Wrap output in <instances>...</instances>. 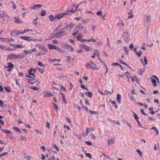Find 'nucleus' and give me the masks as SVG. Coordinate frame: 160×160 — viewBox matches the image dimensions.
<instances>
[{
  "instance_id": "obj_22",
  "label": "nucleus",
  "mask_w": 160,
  "mask_h": 160,
  "mask_svg": "<svg viewBox=\"0 0 160 160\" xmlns=\"http://www.w3.org/2000/svg\"><path fill=\"white\" fill-rule=\"evenodd\" d=\"M75 25V24H71L68 25L66 27V28H69L70 30H71Z\"/></svg>"
},
{
  "instance_id": "obj_37",
  "label": "nucleus",
  "mask_w": 160,
  "mask_h": 160,
  "mask_svg": "<svg viewBox=\"0 0 160 160\" xmlns=\"http://www.w3.org/2000/svg\"><path fill=\"white\" fill-rule=\"evenodd\" d=\"M96 41V40L94 39L93 38H92L90 39H87V41L88 42H94Z\"/></svg>"
},
{
  "instance_id": "obj_54",
  "label": "nucleus",
  "mask_w": 160,
  "mask_h": 160,
  "mask_svg": "<svg viewBox=\"0 0 160 160\" xmlns=\"http://www.w3.org/2000/svg\"><path fill=\"white\" fill-rule=\"evenodd\" d=\"M129 98L130 100L132 101L133 102L134 101H135V99L132 96H130Z\"/></svg>"
},
{
  "instance_id": "obj_20",
  "label": "nucleus",
  "mask_w": 160,
  "mask_h": 160,
  "mask_svg": "<svg viewBox=\"0 0 160 160\" xmlns=\"http://www.w3.org/2000/svg\"><path fill=\"white\" fill-rule=\"evenodd\" d=\"M121 96L120 95L118 94H117L116 99L117 100L118 102L119 103H120L121 102L120 100H121Z\"/></svg>"
},
{
  "instance_id": "obj_42",
  "label": "nucleus",
  "mask_w": 160,
  "mask_h": 160,
  "mask_svg": "<svg viewBox=\"0 0 160 160\" xmlns=\"http://www.w3.org/2000/svg\"><path fill=\"white\" fill-rule=\"evenodd\" d=\"M24 47H25V46H22V45H21V44H17L16 47H17V48H23Z\"/></svg>"
},
{
  "instance_id": "obj_60",
  "label": "nucleus",
  "mask_w": 160,
  "mask_h": 160,
  "mask_svg": "<svg viewBox=\"0 0 160 160\" xmlns=\"http://www.w3.org/2000/svg\"><path fill=\"white\" fill-rule=\"evenodd\" d=\"M137 122L138 123V126L139 127H140L141 128H142V125L140 124L139 122L138 121V120H137Z\"/></svg>"
},
{
  "instance_id": "obj_10",
  "label": "nucleus",
  "mask_w": 160,
  "mask_h": 160,
  "mask_svg": "<svg viewBox=\"0 0 160 160\" xmlns=\"http://www.w3.org/2000/svg\"><path fill=\"white\" fill-rule=\"evenodd\" d=\"M48 18L51 21H54L57 19L56 15L55 16L50 15L49 16Z\"/></svg>"
},
{
  "instance_id": "obj_38",
  "label": "nucleus",
  "mask_w": 160,
  "mask_h": 160,
  "mask_svg": "<svg viewBox=\"0 0 160 160\" xmlns=\"http://www.w3.org/2000/svg\"><path fill=\"white\" fill-rule=\"evenodd\" d=\"M133 116L134 117V119L137 121L138 120V117L136 113L133 112Z\"/></svg>"
},
{
  "instance_id": "obj_41",
  "label": "nucleus",
  "mask_w": 160,
  "mask_h": 160,
  "mask_svg": "<svg viewBox=\"0 0 160 160\" xmlns=\"http://www.w3.org/2000/svg\"><path fill=\"white\" fill-rule=\"evenodd\" d=\"M4 88L5 90L8 92H11L9 87H5Z\"/></svg>"
},
{
  "instance_id": "obj_8",
  "label": "nucleus",
  "mask_w": 160,
  "mask_h": 160,
  "mask_svg": "<svg viewBox=\"0 0 160 160\" xmlns=\"http://www.w3.org/2000/svg\"><path fill=\"white\" fill-rule=\"evenodd\" d=\"M76 39L78 40L84 42L87 41V39H84L82 38V36H78L76 37Z\"/></svg>"
},
{
  "instance_id": "obj_49",
  "label": "nucleus",
  "mask_w": 160,
  "mask_h": 160,
  "mask_svg": "<svg viewBox=\"0 0 160 160\" xmlns=\"http://www.w3.org/2000/svg\"><path fill=\"white\" fill-rule=\"evenodd\" d=\"M136 151L138 153L139 155L141 157L142 156V152H141V151L138 149H137Z\"/></svg>"
},
{
  "instance_id": "obj_58",
  "label": "nucleus",
  "mask_w": 160,
  "mask_h": 160,
  "mask_svg": "<svg viewBox=\"0 0 160 160\" xmlns=\"http://www.w3.org/2000/svg\"><path fill=\"white\" fill-rule=\"evenodd\" d=\"M90 129L89 128H87L86 129V132L84 136H87L88 135L89 132V130Z\"/></svg>"
},
{
  "instance_id": "obj_56",
  "label": "nucleus",
  "mask_w": 160,
  "mask_h": 160,
  "mask_svg": "<svg viewBox=\"0 0 160 160\" xmlns=\"http://www.w3.org/2000/svg\"><path fill=\"white\" fill-rule=\"evenodd\" d=\"M91 137H92V139L93 140H95L96 138V137H95L93 134H91Z\"/></svg>"
},
{
  "instance_id": "obj_18",
  "label": "nucleus",
  "mask_w": 160,
  "mask_h": 160,
  "mask_svg": "<svg viewBox=\"0 0 160 160\" xmlns=\"http://www.w3.org/2000/svg\"><path fill=\"white\" fill-rule=\"evenodd\" d=\"M119 61L120 63L125 65L128 67L130 68L129 65L128 64L124 62V61L121 59H119Z\"/></svg>"
},
{
  "instance_id": "obj_16",
  "label": "nucleus",
  "mask_w": 160,
  "mask_h": 160,
  "mask_svg": "<svg viewBox=\"0 0 160 160\" xmlns=\"http://www.w3.org/2000/svg\"><path fill=\"white\" fill-rule=\"evenodd\" d=\"M108 145L112 144L114 143L115 139L113 138H111L110 140H108Z\"/></svg>"
},
{
  "instance_id": "obj_12",
  "label": "nucleus",
  "mask_w": 160,
  "mask_h": 160,
  "mask_svg": "<svg viewBox=\"0 0 160 160\" xmlns=\"http://www.w3.org/2000/svg\"><path fill=\"white\" fill-rule=\"evenodd\" d=\"M90 68H91L92 69H96L98 70L99 68L98 67H97V66L93 62H91V65Z\"/></svg>"
},
{
  "instance_id": "obj_28",
  "label": "nucleus",
  "mask_w": 160,
  "mask_h": 160,
  "mask_svg": "<svg viewBox=\"0 0 160 160\" xmlns=\"http://www.w3.org/2000/svg\"><path fill=\"white\" fill-rule=\"evenodd\" d=\"M66 47L67 49H68L70 51H72L73 50L72 48L68 45H66Z\"/></svg>"
},
{
  "instance_id": "obj_13",
  "label": "nucleus",
  "mask_w": 160,
  "mask_h": 160,
  "mask_svg": "<svg viewBox=\"0 0 160 160\" xmlns=\"http://www.w3.org/2000/svg\"><path fill=\"white\" fill-rule=\"evenodd\" d=\"M80 26L81 25H79L77 26V27H75V29H76V32H75L72 34L73 36H75L78 34V32H79L80 31V29H79L80 28Z\"/></svg>"
},
{
  "instance_id": "obj_26",
  "label": "nucleus",
  "mask_w": 160,
  "mask_h": 160,
  "mask_svg": "<svg viewBox=\"0 0 160 160\" xmlns=\"http://www.w3.org/2000/svg\"><path fill=\"white\" fill-rule=\"evenodd\" d=\"M38 65L40 66L41 67H45V65H43L42 62H40V61L38 62Z\"/></svg>"
},
{
  "instance_id": "obj_52",
  "label": "nucleus",
  "mask_w": 160,
  "mask_h": 160,
  "mask_svg": "<svg viewBox=\"0 0 160 160\" xmlns=\"http://www.w3.org/2000/svg\"><path fill=\"white\" fill-rule=\"evenodd\" d=\"M31 88L34 90H36L39 89V88H37V87L33 86Z\"/></svg>"
},
{
  "instance_id": "obj_44",
  "label": "nucleus",
  "mask_w": 160,
  "mask_h": 160,
  "mask_svg": "<svg viewBox=\"0 0 160 160\" xmlns=\"http://www.w3.org/2000/svg\"><path fill=\"white\" fill-rule=\"evenodd\" d=\"M148 119L150 121H155L156 119L151 117H148Z\"/></svg>"
},
{
  "instance_id": "obj_14",
  "label": "nucleus",
  "mask_w": 160,
  "mask_h": 160,
  "mask_svg": "<svg viewBox=\"0 0 160 160\" xmlns=\"http://www.w3.org/2000/svg\"><path fill=\"white\" fill-rule=\"evenodd\" d=\"M2 131L5 133H9V135H8V137H11V138L12 136V135L11 133V132L10 130H4V129H2Z\"/></svg>"
},
{
  "instance_id": "obj_1",
  "label": "nucleus",
  "mask_w": 160,
  "mask_h": 160,
  "mask_svg": "<svg viewBox=\"0 0 160 160\" xmlns=\"http://www.w3.org/2000/svg\"><path fill=\"white\" fill-rule=\"evenodd\" d=\"M65 28H62L60 31L58 32L55 33L53 34V37L55 38L62 37L65 36L67 33L65 32Z\"/></svg>"
},
{
  "instance_id": "obj_55",
  "label": "nucleus",
  "mask_w": 160,
  "mask_h": 160,
  "mask_svg": "<svg viewBox=\"0 0 160 160\" xmlns=\"http://www.w3.org/2000/svg\"><path fill=\"white\" fill-rule=\"evenodd\" d=\"M56 50H57L59 52H63V51L62 50V49L61 48L57 47L56 48Z\"/></svg>"
},
{
  "instance_id": "obj_40",
  "label": "nucleus",
  "mask_w": 160,
  "mask_h": 160,
  "mask_svg": "<svg viewBox=\"0 0 160 160\" xmlns=\"http://www.w3.org/2000/svg\"><path fill=\"white\" fill-rule=\"evenodd\" d=\"M85 154L86 157L89 158H92V156L91 154L89 153H85Z\"/></svg>"
},
{
  "instance_id": "obj_30",
  "label": "nucleus",
  "mask_w": 160,
  "mask_h": 160,
  "mask_svg": "<svg viewBox=\"0 0 160 160\" xmlns=\"http://www.w3.org/2000/svg\"><path fill=\"white\" fill-rule=\"evenodd\" d=\"M11 39H10L9 38H2V40L4 42H10L11 41Z\"/></svg>"
},
{
  "instance_id": "obj_17",
  "label": "nucleus",
  "mask_w": 160,
  "mask_h": 160,
  "mask_svg": "<svg viewBox=\"0 0 160 160\" xmlns=\"http://www.w3.org/2000/svg\"><path fill=\"white\" fill-rule=\"evenodd\" d=\"M42 7V6L41 4H37V5H36L35 6H33V7H32V8L33 9H38V8H41V7Z\"/></svg>"
},
{
  "instance_id": "obj_7",
  "label": "nucleus",
  "mask_w": 160,
  "mask_h": 160,
  "mask_svg": "<svg viewBox=\"0 0 160 160\" xmlns=\"http://www.w3.org/2000/svg\"><path fill=\"white\" fill-rule=\"evenodd\" d=\"M20 38L28 41H30L32 40V39L30 36H21L20 37Z\"/></svg>"
},
{
  "instance_id": "obj_33",
  "label": "nucleus",
  "mask_w": 160,
  "mask_h": 160,
  "mask_svg": "<svg viewBox=\"0 0 160 160\" xmlns=\"http://www.w3.org/2000/svg\"><path fill=\"white\" fill-rule=\"evenodd\" d=\"M151 129H153V130H154L156 132V134H157L158 135V134H159V132L158 131V130H157V128L155 127H152L151 128Z\"/></svg>"
},
{
  "instance_id": "obj_27",
  "label": "nucleus",
  "mask_w": 160,
  "mask_h": 160,
  "mask_svg": "<svg viewBox=\"0 0 160 160\" xmlns=\"http://www.w3.org/2000/svg\"><path fill=\"white\" fill-rule=\"evenodd\" d=\"M111 122L113 123V124H118V125H119L120 123H119V122L118 121H115V120H111Z\"/></svg>"
},
{
  "instance_id": "obj_19",
  "label": "nucleus",
  "mask_w": 160,
  "mask_h": 160,
  "mask_svg": "<svg viewBox=\"0 0 160 160\" xmlns=\"http://www.w3.org/2000/svg\"><path fill=\"white\" fill-rule=\"evenodd\" d=\"M29 74H30V75H31L32 76H30V75H28L27 76V77L28 78H32L33 79H35V75L33 73H31L30 72H29Z\"/></svg>"
},
{
  "instance_id": "obj_46",
  "label": "nucleus",
  "mask_w": 160,
  "mask_h": 160,
  "mask_svg": "<svg viewBox=\"0 0 160 160\" xmlns=\"http://www.w3.org/2000/svg\"><path fill=\"white\" fill-rule=\"evenodd\" d=\"M108 92H109V93L110 94H112L113 92V89L112 88L110 90L108 91Z\"/></svg>"
},
{
  "instance_id": "obj_39",
  "label": "nucleus",
  "mask_w": 160,
  "mask_h": 160,
  "mask_svg": "<svg viewBox=\"0 0 160 160\" xmlns=\"http://www.w3.org/2000/svg\"><path fill=\"white\" fill-rule=\"evenodd\" d=\"M15 20L14 21V22H17V23H21V22L19 21V19L17 18H15Z\"/></svg>"
},
{
  "instance_id": "obj_53",
  "label": "nucleus",
  "mask_w": 160,
  "mask_h": 160,
  "mask_svg": "<svg viewBox=\"0 0 160 160\" xmlns=\"http://www.w3.org/2000/svg\"><path fill=\"white\" fill-rule=\"evenodd\" d=\"M23 52L27 54H30V52L29 50H24L23 51Z\"/></svg>"
},
{
  "instance_id": "obj_6",
  "label": "nucleus",
  "mask_w": 160,
  "mask_h": 160,
  "mask_svg": "<svg viewBox=\"0 0 160 160\" xmlns=\"http://www.w3.org/2000/svg\"><path fill=\"white\" fill-rule=\"evenodd\" d=\"M144 20L145 22L149 24L151 21L150 16L149 15H145Z\"/></svg>"
},
{
  "instance_id": "obj_36",
  "label": "nucleus",
  "mask_w": 160,
  "mask_h": 160,
  "mask_svg": "<svg viewBox=\"0 0 160 160\" xmlns=\"http://www.w3.org/2000/svg\"><path fill=\"white\" fill-rule=\"evenodd\" d=\"M143 60H144V62L145 64H143V65H145L147 64L148 63V60H147L146 57L145 56L144 57Z\"/></svg>"
},
{
  "instance_id": "obj_31",
  "label": "nucleus",
  "mask_w": 160,
  "mask_h": 160,
  "mask_svg": "<svg viewBox=\"0 0 160 160\" xmlns=\"http://www.w3.org/2000/svg\"><path fill=\"white\" fill-rule=\"evenodd\" d=\"M37 70L38 71L41 72V73H43L44 72V70L43 69L40 68H38Z\"/></svg>"
},
{
  "instance_id": "obj_9",
  "label": "nucleus",
  "mask_w": 160,
  "mask_h": 160,
  "mask_svg": "<svg viewBox=\"0 0 160 160\" xmlns=\"http://www.w3.org/2000/svg\"><path fill=\"white\" fill-rule=\"evenodd\" d=\"M8 58L10 60L13 59H17V55L15 54H9L8 56Z\"/></svg>"
},
{
  "instance_id": "obj_5",
  "label": "nucleus",
  "mask_w": 160,
  "mask_h": 160,
  "mask_svg": "<svg viewBox=\"0 0 160 160\" xmlns=\"http://www.w3.org/2000/svg\"><path fill=\"white\" fill-rule=\"evenodd\" d=\"M81 47L83 48L86 51L90 52L92 50L89 46L85 44H82L80 46Z\"/></svg>"
},
{
  "instance_id": "obj_35",
  "label": "nucleus",
  "mask_w": 160,
  "mask_h": 160,
  "mask_svg": "<svg viewBox=\"0 0 160 160\" xmlns=\"http://www.w3.org/2000/svg\"><path fill=\"white\" fill-rule=\"evenodd\" d=\"M29 53L30 54H32L33 52H34L36 51V50L35 48H33L32 49H29Z\"/></svg>"
},
{
  "instance_id": "obj_4",
  "label": "nucleus",
  "mask_w": 160,
  "mask_h": 160,
  "mask_svg": "<svg viewBox=\"0 0 160 160\" xmlns=\"http://www.w3.org/2000/svg\"><path fill=\"white\" fill-rule=\"evenodd\" d=\"M5 68H8V71H11L14 67L13 65L11 63H8L7 65L5 66Z\"/></svg>"
},
{
  "instance_id": "obj_59",
  "label": "nucleus",
  "mask_w": 160,
  "mask_h": 160,
  "mask_svg": "<svg viewBox=\"0 0 160 160\" xmlns=\"http://www.w3.org/2000/svg\"><path fill=\"white\" fill-rule=\"evenodd\" d=\"M23 57H24L22 55H17V59L18 58H20L22 59L23 58Z\"/></svg>"
},
{
  "instance_id": "obj_45",
  "label": "nucleus",
  "mask_w": 160,
  "mask_h": 160,
  "mask_svg": "<svg viewBox=\"0 0 160 160\" xmlns=\"http://www.w3.org/2000/svg\"><path fill=\"white\" fill-rule=\"evenodd\" d=\"M37 18H36L34 19L33 21V23L35 25H37L38 23V22L37 21Z\"/></svg>"
},
{
  "instance_id": "obj_43",
  "label": "nucleus",
  "mask_w": 160,
  "mask_h": 160,
  "mask_svg": "<svg viewBox=\"0 0 160 160\" xmlns=\"http://www.w3.org/2000/svg\"><path fill=\"white\" fill-rule=\"evenodd\" d=\"M46 14V12L45 11H43L41 13V15L42 16H45Z\"/></svg>"
},
{
  "instance_id": "obj_50",
  "label": "nucleus",
  "mask_w": 160,
  "mask_h": 160,
  "mask_svg": "<svg viewBox=\"0 0 160 160\" xmlns=\"http://www.w3.org/2000/svg\"><path fill=\"white\" fill-rule=\"evenodd\" d=\"M102 92V94L103 95H108L109 94V92H108V91L107 90H105L103 92Z\"/></svg>"
},
{
  "instance_id": "obj_23",
  "label": "nucleus",
  "mask_w": 160,
  "mask_h": 160,
  "mask_svg": "<svg viewBox=\"0 0 160 160\" xmlns=\"http://www.w3.org/2000/svg\"><path fill=\"white\" fill-rule=\"evenodd\" d=\"M93 54L94 55V56L98 57L99 56V53L98 51L97 50H95L93 52Z\"/></svg>"
},
{
  "instance_id": "obj_62",
  "label": "nucleus",
  "mask_w": 160,
  "mask_h": 160,
  "mask_svg": "<svg viewBox=\"0 0 160 160\" xmlns=\"http://www.w3.org/2000/svg\"><path fill=\"white\" fill-rule=\"evenodd\" d=\"M54 107H55V110L57 111L58 110V107L57 106V105L55 103H54Z\"/></svg>"
},
{
  "instance_id": "obj_51",
  "label": "nucleus",
  "mask_w": 160,
  "mask_h": 160,
  "mask_svg": "<svg viewBox=\"0 0 160 160\" xmlns=\"http://www.w3.org/2000/svg\"><path fill=\"white\" fill-rule=\"evenodd\" d=\"M85 143L88 146H91L92 145V143L89 141H86L85 142Z\"/></svg>"
},
{
  "instance_id": "obj_24",
  "label": "nucleus",
  "mask_w": 160,
  "mask_h": 160,
  "mask_svg": "<svg viewBox=\"0 0 160 160\" xmlns=\"http://www.w3.org/2000/svg\"><path fill=\"white\" fill-rule=\"evenodd\" d=\"M14 34L16 35H18L19 34H23V31H16L15 32Z\"/></svg>"
},
{
  "instance_id": "obj_15",
  "label": "nucleus",
  "mask_w": 160,
  "mask_h": 160,
  "mask_svg": "<svg viewBox=\"0 0 160 160\" xmlns=\"http://www.w3.org/2000/svg\"><path fill=\"white\" fill-rule=\"evenodd\" d=\"M134 51L135 52V54L138 57H140L142 54V52L141 50H139V52H137L136 49L135 48L134 49Z\"/></svg>"
},
{
  "instance_id": "obj_47",
  "label": "nucleus",
  "mask_w": 160,
  "mask_h": 160,
  "mask_svg": "<svg viewBox=\"0 0 160 160\" xmlns=\"http://www.w3.org/2000/svg\"><path fill=\"white\" fill-rule=\"evenodd\" d=\"M13 129L15 131H18L19 133H21V132L20 129H19L17 127H14Z\"/></svg>"
},
{
  "instance_id": "obj_57",
  "label": "nucleus",
  "mask_w": 160,
  "mask_h": 160,
  "mask_svg": "<svg viewBox=\"0 0 160 160\" xmlns=\"http://www.w3.org/2000/svg\"><path fill=\"white\" fill-rule=\"evenodd\" d=\"M0 49H2L3 50H5V49H6V48L4 46H3L2 45H0Z\"/></svg>"
},
{
  "instance_id": "obj_64",
  "label": "nucleus",
  "mask_w": 160,
  "mask_h": 160,
  "mask_svg": "<svg viewBox=\"0 0 160 160\" xmlns=\"http://www.w3.org/2000/svg\"><path fill=\"white\" fill-rule=\"evenodd\" d=\"M66 120L67 121V122H69V123H71V119L69 118L66 117Z\"/></svg>"
},
{
  "instance_id": "obj_63",
  "label": "nucleus",
  "mask_w": 160,
  "mask_h": 160,
  "mask_svg": "<svg viewBox=\"0 0 160 160\" xmlns=\"http://www.w3.org/2000/svg\"><path fill=\"white\" fill-rule=\"evenodd\" d=\"M3 102L1 100H0V107H2L3 105Z\"/></svg>"
},
{
  "instance_id": "obj_61",
  "label": "nucleus",
  "mask_w": 160,
  "mask_h": 160,
  "mask_svg": "<svg viewBox=\"0 0 160 160\" xmlns=\"http://www.w3.org/2000/svg\"><path fill=\"white\" fill-rule=\"evenodd\" d=\"M52 42L53 44H56L58 43V41L56 40H52Z\"/></svg>"
},
{
  "instance_id": "obj_3",
  "label": "nucleus",
  "mask_w": 160,
  "mask_h": 160,
  "mask_svg": "<svg viewBox=\"0 0 160 160\" xmlns=\"http://www.w3.org/2000/svg\"><path fill=\"white\" fill-rule=\"evenodd\" d=\"M9 16L4 12H0V18H2L4 21H5L9 18Z\"/></svg>"
},
{
  "instance_id": "obj_2",
  "label": "nucleus",
  "mask_w": 160,
  "mask_h": 160,
  "mask_svg": "<svg viewBox=\"0 0 160 160\" xmlns=\"http://www.w3.org/2000/svg\"><path fill=\"white\" fill-rule=\"evenodd\" d=\"M69 11H67L65 12L58 13L57 15H56L57 18L58 20H59L61 18H63L65 15H71V14H69Z\"/></svg>"
},
{
  "instance_id": "obj_32",
  "label": "nucleus",
  "mask_w": 160,
  "mask_h": 160,
  "mask_svg": "<svg viewBox=\"0 0 160 160\" xmlns=\"http://www.w3.org/2000/svg\"><path fill=\"white\" fill-rule=\"evenodd\" d=\"M152 82L153 85L154 87L156 86V81L155 79L152 78Z\"/></svg>"
},
{
  "instance_id": "obj_48",
  "label": "nucleus",
  "mask_w": 160,
  "mask_h": 160,
  "mask_svg": "<svg viewBox=\"0 0 160 160\" xmlns=\"http://www.w3.org/2000/svg\"><path fill=\"white\" fill-rule=\"evenodd\" d=\"M24 158L25 159H27L28 160H30V159L31 158V156H27L26 155H25L24 156Z\"/></svg>"
},
{
  "instance_id": "obj_29",
  "label": "nucleus",
  "mask_w": 160,
  "mask_h": 160,
  "mask_svg": "<svg viewBox=\"0 0 160 160\" xmlns=\"http://www.w3.org/2000/svg\"><path fill=\"white\" fill-rule=\"evenodd\" d=\"M60 61V59H51L50 60V61L52 62H54L55 61H57V62H59Z\"/></svg>"
},
{
  "instance_id": "obj_21",
  "label": "nucleus",
  "mask_w": 160,
  "mask_h": 160,
  "mask_svg": "<svg viewBox=\"0 0 160 160\" xmlns=\"http://www.w3.org/2000/svg\"><path fill=\"white\" fill-rule=\"evenodd\" d=\"M132 10H130L128 14L129 15L128 16V18H132L133 17V15L132 14Z\"/></svg>"
},
{
  "instance_id": "obj_11",
  "label": "nucleus",
  "mask_w": 160,
  "mask_h": 160,
  "mask_svg": "<svg viewBox=\"0 0 160 160\" xmlns=\"http://www.w3.org/2000/svg\"><path fill=\"white\" fill-rule=\"evenodd\" d=\"M47 46L49 49L50 50L52 49H56L57 47V46L52 44H48Z\"/></svg>"
},
{
  "instance_id": "obj_25",
  "label": "nucleus",
  "mask_w": 160,
  "mask_h": 160,
  "mask_svg": "<svg viewBox=\"0 0 160 160\" xmlns=\"http://www.w3.org/2000/svg\"><path fill=\"white\" fill-rule=\"evenodd\" d=\"M86 94H87L88 97L89 98H91L92 97V93L91 92L89 91L86 92Z\"/></svg>"
},
{
  "instance_id": "obj_34",
  "label": "nucleus",
  "mask_w": 160,
  "mask_h": 160,
  "mask_svg": "<svg viewBox=\"0 0 160 160\" xmlns=\"http://www.w3.org/2000/svg\"><path fill=\"white\" fill-rule=\"evenodd\" d=\"M81 87L84 89L86 90L87 91L88 90V88L84 85H81Z\"/></svg>"
}]
</instances>
